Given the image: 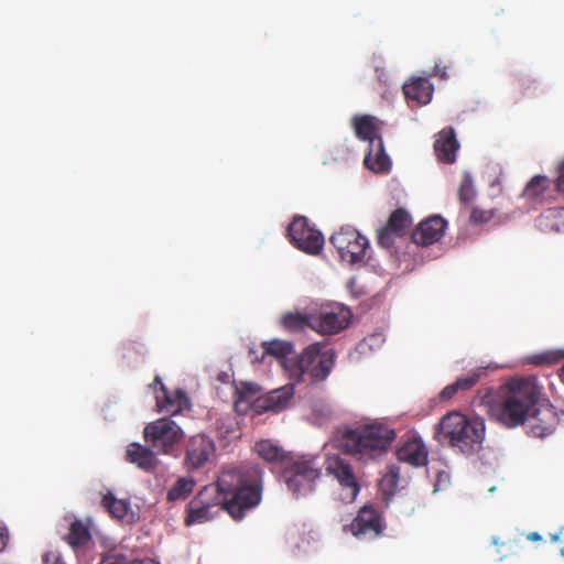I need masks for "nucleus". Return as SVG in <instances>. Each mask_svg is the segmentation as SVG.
Wrapping results in <instances>:
<instances>
[{
  "mask_svg": "<svg viewBox=\"0 0 564 564\" xmlns=\"http://www.w3.org/2000/svg\"><path fill=\"white\" fill-rule=\"evenodd\" d=\"M476 195L475 187L473 185L471 178H465L460 184L458 191V197L462 203H469L474 199Z\"/></svg>",
  "mask_w": 564,
  "mask_h": 564,
  "instance_id": "nucleus-34",
  "label": "nucleus"
},
{
  "mask_svg": "<svg viewBox=\"0 0 564 564\" xmlns=\"http://www.w3.org/2000/svg\"><path fill=\"white\" fill-rule=\"evenodd\" d=\"M542 390L534 377L512 378L503 384L499 399L490 408L491 415L508 429L524 425L539 405Z\"/></svg>",
  "mask_w": 564,
  "mask_h": 564,
  "instance_id": "nucleus-3",
  "label": "nucleus"
},
{
  "mask_svg": "<svg viewBox=\"0 0 564 564\" xmlns=\"http://www.w3.org/2000/svg\"><path fill=\"white\" fill-rule=\"evenodd\" d=\"M193 489L194 481L192 479L178 478L169 489L166 498L169 501L186 499L192 494Z\"/></svg>",
  "mask_w": 564,
  "mask_h": 564,
  "instance_id": "nucleus-30",
  "label": "nucleus"
},
{
  "mask_svg": "<svg viewBox=\"0 0 564 564\" xmlns=\"http://www.w3.org/2000/svg\"><path fill=\"white\" fill-rule=\"evenodd\" d=\"M43 564H64L62 556L56 552H46L42 556Z\"/></svg>",
  "mask_w": 564,
  "mask_h": 564,
  "instance_id": "nucleus-36",
  "label": "nucleus"
},
{
  "mask_svg": "<svg viewBox=\"0 0 564 564\" xmlns=\"http://www.w3.org/2000/svg\"><path fill=\"white\" fill-rule=\"evenodd\" d=\"M530 359L535 366L555 365L564 359V349L547 350L534 355Z\"/></svg>",
  "mask_w": 564,
  "mask_h": 564,
  "instance_id": "nucleus-31",
  "label": "nucleus"
},
{
  "mask_svg": "<svg viewBox=\"0 0 564 564\" xmlns=\"http://www.w3.org/2000/svg\"><path fill=\"white\" fill-rule=\"evenodd\" d=\"M294 394L292 384L270 391L264 397L257 399L256 409L259 413L272 411L280 412L288 408Z\"/></svg>",
  "mask_w": 564,
  "mask_h": 564,
  "instance_id": "nucleus-19",
  "label": "nucleus"
},
{
  "mask_svg": "<svg viewBox=\"0 0 564 564\" xmlns=\"http://www.w3.org/2000/svg\"><path fill=\"white\" fill-rule=\"evenodd\" d=\"M223 509L235 520H241L262 499V470L256 464L224 469L214 485Z\"/></svg>",
  "mask_w": 564,
  "mask_h": 564,
  "instance_id": "nucleus-1",
  "label": "nucleus"
},
{
  "mask_svg": "<svg viewBox=\"0 0 564 564\" xmlns=\"http://www.w3.org/2000/svg\"><path fill=\"white\" fill-rule=\"evenodd\" d=\"M412 225L411 215L402 207L393 210L386 226L377 230V242L380 247H393L397 237H403Z\"/></svg>",
  "mask_w": 564,
  "mask_h": 564,
  "instance_id": "nucleus-14",
  "label": "nucleus"
},
{
  "mask_svg": "<svg viewBox=\"0 0 564 564\" xmlns=\"http://www.w3.org/2000/svg\"><path fill=\"white\" fill-rule=\"evenodd\" d=\"M339 413L337 409L325 399H314L311 402V412L308 421L317 426H326L337 420Z\"/></svg>",
  "mask_w": 564,
  "mask_h": 564,
  "instance_id": "nucleus-21",
  "label": "nucleus"
},
{
  "mask_svg": "<svg viewBox=\"0 0 564 564\" xmlns=\"http://www.w3.org/2000/svg\"><path fill=\"white\" fill-rule=\"evenodd\" d=\"M263 351L265 355L273 356L280 360L281 366L288 372L286 361L295 360V357H292L293 354V345L290 341H284L280 339H273L270 341L262 343Z\"/></svg>",
  "mask_w": 564,
  "mask_h": 564,
  "instance_id": "nucleus-26",
  "label": "nucleus"
},
{
  "mask_svg": "<svg viewBox=\"0 0 564 564\" xmlns=\"http://www.w3.org/2000/svg\"><path fill=\"white\" fill-rule=\"evenodd\" d=\"M492 543H494L495 545H497V544H498V539H497V538H492Z\"/></svg>",
  "mask_w": 564,
  "mask_h": 564,
  "instance_id": "nucleus-46",
  "label": "nucleus"
},
{
  "mask_svg": "<svg viewBox=\"0 0 564 564\" xmlns=\"http://www.w3.org/2000/svg\"><path fill=\"white\" fill-rule=\"evenodd\" d=\"M553 194L552 178H531L522 196L530 202H543Z\"/></svg>",
  "mask_w": 564,
  "mask_h": 564,
  "instance_id": "nucleus-25",
  "label": "nucleus"
},
{
  "mask_svg": "<svg viewBox=\"0 0 564 564\" xmlns=\"http://www.w3.org/2000/svg\"><path fill=\"white\" fill-rule=\"evenodd\" d=\"M329 241L339 258L350 264L364 261L369 248L368 239L350 226H344L334 232Z\"/></svg>",
  "mask_w": 564,
  "mask_h": 564,
  "instance_id": "nucleus-8",
  "label": "nucleus"
},
{
  "mask_svg": "<svg viewBox=\"0 0 564 564\" xmlns=\"http://www.w3.org/2000/svg\"><path fill=\"white\" fill-rule=\"evenodd\" d=\"M397 438L395 430L386 423L373 421L357 427L337 430L334 446L362 463L378 462L389 452Z\"/></svg>",
  "mask_w": 564,
  "mask_h": 564,
  "instance_id": "nucleus-2",
  "label": "nucleus"
},
{
  "mask_svg": "<svg viewBox=\"0 0 564 564\" xmlns=\"http://www.w3.org/2000/svg\"><path fill=\"white\" fill-rule=\"evenodd\" d=\"M184 437L182 427L171 419L164 416L148 423L143 429L145 443L158 454L170 455Z\"/></svg>",
  "mask_w": 564,
  "mask_h": 564,
  "instance_id": "nucleus-6",
  "label": "nucleus"
},
{
  "mask_svg": "<svg viewBox=\"0 0 564 564\" xmlns=\"http://www.w3.org/2000/svg\"><path fill=\"white\" fill-rule=\"evenodd\" d=\"M557 422V414L553 406L541 399L527 420V433L532 437L545 438L555 432Z\"/></svg>",
  "mask_w": 564,
  "mask_h": 564,
  "instance_id": "nucleus-12",
  "label": "nucleus"
},
{
  "mask_svg": "<svg viewBox=\"0 0 564 564\" xmlns=\"http://www.w3.org/2000/svg\"><path fill=\"white\" fill-rule=\"evenodd\" d=\"M562 378H563V381H564V366L562 367Z\"/></svg>",
  "mask_w": 564,
  "mask_h": 564,
  "instance_id": "nucleus-47",
  "label": "nucleus"
},
{
  "mask_svg": "<svg viewBox=\"0 0 564 564\" xmlns=\"http://www.w3.org/2000/svg\"><path fill=\"white\" fill-rule=\"evenodd\" d=\"M155 401L158 411L169 415H176L191 408L189 399L183 390L177 389L172 392L165 386L155 391Z\"/></svg>",
  "mask_w": 564,
  "mask_h": 564,
  "instance_id": "nucleus-17",
  "label": "nucleus"
},
{
  "mask_svg": "<svg viewBox=\"0 0 564 564\" xmlns=\"http://www.w3.org/2000/svg\"><path fill=\"white\" fill-rule=\"evenodd\" d=\"M93 540L90 532V520L86 521L75 519L70 525L67 535L65 536V541L67 544L75 551L78 552L80 549L85 547Z\"/></svg>",
  "mask_w": 564,
  "mask_h": 564,
  "instance_id": "nucleus-22",
  "label": "nucleus"
},
{
  "mask_svg": "<svg viewBox=\"0 0 564 564\" xmlns=\"http://www.w3.org/2000/svg\"><path fill=\"white\" fill-rule=\"evenodd\" d=\"M458 391L455 382H453L452 384H448L446 386L440 393V398L441 400L443 401H447L449 399H452Z\"/></svg>",
  "mask_w": 564,
  "mask_h": 564,
  "instance_id": "nucleus-37",
  "label": "nucleus"
},
{
  "mask_svg": "<svg viewBox=\"0 0 564 564\" xmlns=\"http://www.w3.org/2000/svg\"><path fill=\"white\" fill-rule=\"evenodd\" d=\"M164 383L162 382V379L160 376H155L153 382L150 384V388L153 389V391H159L160 388H162Z\"/></svg>",
  "mask_w": 564,
  "mask_h": 564,
  "instance_id": "nucleus-42",
  "label": "nucleus"
},
{
  "mask_svg": "<svg viewBox=\"0 0 564 564\" xmlns=\"http://www.w3.org/2000/svg\"><path fill=\"white\" fill-rule=\"evenodd\" d=\"M130 564H159V563L155 562L154 560L145 558V560H141V561H132V562H130Z\"/></svg>",
  "mask_w": 564,
  "mask_h": 564,
  "instance_id": "nucleus-44",
  "label": "nucleus"
},
{
  "mask_svg": "<svg viewBox=\"0 0 564 564\" xmlns=\"http://www.w3.org/2000/svg\"><path fill=\"white\" fill-rule=\"evenodd\" d=\"M101 503L111 517L116 519H123L130 509L128 501L117 499L111 492L102 497Z\"/></svg>",
  "mask_w": 564,
  "mask_h": 564,
  "instance_id": "nucleus-29",
  "label": "nucleus"
},
{
  "mask_svg": "<svg viewBox=\"0 0 564 564\" xmlns=\"http://www.w3.org/2000/svg\"><path fill=\"white\" fill-rule=\"evenodd\" d=\"M132 348H133V347H132V345H131V344H129V345L124 346V349H127V350L132 349Z\"/></svg>",
  "mask_w": 564,
  "mask_h": 564,
  "instance_id": "nucleus-45",
  "label": "nucleus"
},
{
  "mask_svg": "<svg viewBox=\"0 0 564 564\" xmlns=\"http://www.w3.org/2000/svg\"><path fill=\"white\" fill-rule=\"evenodd\" d=\"M553 192L564 193V178H552Z\"/></svg>",
  "mask_w": 564,
  "mask_h": 564,
  "instance_id": "nucleus-41",
  "label": "nucleus"
},
{
  "mask_svg": "<svg viewBox=\"0 0 564 564\" xmlns=\"http://www.w3.org/2000/svg\"><path fill=\"white\" fill-rule=\"evenodd\" d=\"M494 217V213L491 210H484L480 208H473L470 213V220L475 224H485L488 223Z\"/></svg>",
  "mask_w": 564,
  "mask_h": 564,
  "instance_id": "nucleus-35",
  "label": "nucleus"
},
{
  "mask_svg": "<svg viewBox=\"0 0 564 564\" xmlns=\"http://www.w3.org/2000/svg\"><path fill=\"white\" fill-rule=\"evenodd\" d=\"M214 441L205 434H196L188 438L185 446L184 466L196 470L206 466L215 454Z\"/></svg>",
  "mask_w": 564,
  "mask_h": 564,
  "instance_id": "nucleus-11",
  "label": "nucleus"
},
{
  "mask_svg": "<svg viewBox=\"0 0 564 564\" xmlns=\"http://www.w3.org/2000/svg\"><path fill=\"white\" fill-rule=\"evenodd\" d=\"M288 236L294 247L308 254L319 253L324 246L322 232L311 226L304 216L293 218L288 227Z\"/></svg>",
  "mask_w": 564,
  "mask_h": 564,
  "instance_id": "nucleus-9",
  "label": "nucleus"
},
{
  "mask_svg": "<svg viewBox=\"0 0 564 564\" xmlns=\"http://www.w3.org/2000/svg\"><path fill=\"white\" fill-rule=\"evenodd\" d=\"M282 326L289 332H303L312 328L313 318L299 312L286 313L281 318Z\"/></svg>",
  "mask_w": 564,
  "mask_h": 564,
  "instance_id": "nucleus-28",
  "label": "nucleus"
},
{
  "mask_svg": "<svg viewBox=\"0 0 564 564\" xmlns=\"http://www.w3.org/2000/svg\"><path fill=\"white\" fill-rule=\"evenodd\" d=\"M536 227L543 232H561L564 230V207L547 208L535 220Z\"/></svg>",
  "mask_w": 564,
  "mask_h": 564,
  "instance_id": "nucleus-23",
  "label": "nucleus"
},
{
  "mask_svg": "<svg viewBox=\"0 0 564 564\" xmlns=\"http://www.w3.org/2000/svg\"><path fill=\"white\" fill-rule=\"evenodd\" d=\"M349 529L359 540H372L383 534L386 523L381 512L372 505H365L357 512Z\"/></svg>",
  "mask_w": 564,
  "mask_h": 564,
  "instance_id": "nucleus-10",
  "label": "nucleus"
},
{
  "mask_svg": "<svg viewBox=\"0 0 564 564\" xmlns=\"http://www.w3.org/2000/svg\"><path fill=\"white\" fill-rule=\"evenodd\" d=\"M484 375L482 369H475L469 371L463 377H459L456 379L455 384L458 389V391H468L474 386L477 384V382L480 380L481 376Z\"/></svg>",
  "mask_w": 564,
  "mask_h": 564,
  "instance_id": "nucleus-32",
  "label": "nucleus"
},
{
  "mask_svg": "<svg viewBox=\"0 0 564 564\" xmlns=\"http://www.w3.org/2000/svg\"><path fill=\"white\" fill-rule=\"evenodd\" d=\"M285 364L290 379L296 383L304 382L307 378L312 382L323 381L334 367L335 352L319 343H314L295 357V360Z\"/></svg>",
  "mask_w": 564,
  "mask_h": 564,
  "instance_id": "nucleus-5",
  "label": "nucleus"
},
{
  "mask_svg": "<svg viewBox=\"0 0 564 564\" xmlns=\"http://www.w3.org/2000/svg\"><path fill=\"white\" fill-rule=\"evenodd\" d=\"M435 438L441 444L457 447L464 454H474L481 448L485 423L459 412H451L436 426Z\"/></svg>",
  "mask_w": 564,
  "mask_h": 564,
  "instance_id": "nucleus-4",
  "label": "nucleus"
},
{
  "mask_svg": "<svg viewBox=\"0 0 564 564\" xmlns=\"http://www.w3.org/2000/svg\"><path fill=\"white\" fill-rule=\"evenodd\" d=\"M319 476L321 468L315 459L291 458L283 470L285 484L296 497L312 491Z\"/></svg>",
  "mask_w": 564,
  "mask_h": 564,
  "instance_id": "nucleus-7",
  "label": "nucleus"
},
{
  "mask_svg": "<svg viewBox=\"0 0 564 564\" xmlns=\"http://www.w3.org/2000/svg\"><path fill=\"white\" fill-rule=\"evenodd\" d=\"M551 540L554 543H558L560 552L562 556H564V528H562L557 533L552 534Z\"/></svg>",
  "mask_w": 564,
  "mask_h": 564,
  "instance_id": "nucleus-40",
  "label": "nucleus"
},
{
  "mask_svg": "<svg viewBox=\"0 0 564 564\" xmlns=\"http://www.w3.org/2000/svg\"><path fill=\"white\" fill-rule=\"evenodd\" d=\"M427 454L425 444L416 436L410 437L397 449L398 459L414 467L426 465Z\"/></svg>",
  "mask_w": 564,
  "mask_h": 564,
  "instance_id": "nucleus-20",
  "label": "nucleus"
},
{
  "mask_svg": "<svg viewBox=\"0 0 564 564\" xmlns=\"http://www.w3.org/2000/svg\"><path fill=\"white\" fill-rule=\"evenodd\" d=\"M158 453L150 446L130 443L126 448L124 458L144 473L152 474L159 466Z\"/></svg>",
  "mask_w": 564,
  "mask_h": 564,
  "instance_id": "nucleus-18",
  "label": "nucleus"
},
{
  "mask_svg": "<svg viewBox=\"0 0 564 564\" xmlns=\"http://www.w3.org/2000/svg\"><path fill=\"white\" fill-rule=\"evenodd\" d=\"M527 539L535 542L542 540V536L538 532H531L527 535Z\"/></svg>",
  "mask_w": 564,
  "mask_h": 564,
  "instance_id": "nucleus-43",
  "label": "nucleus"
},
{
  "mask_svg": "<svg viewBox=\"0 0 564 564\" xmlns=\"http://www.w3.org/2000/svg\"><path fill=\"white\" fill-rule=\"evenodd\" d=\"M9 543V532L7 527L0 522V553L4 551Z\"/></svg>",
  "mask_w": 564,
  "mask_h": 564,
  "instance_id": "nucleus-38",
  "label": "nucleus"
},
{
  "mask_svg": "<svg viewBox=\"0 0 564 564\" xmlns=\"http://www.w3.org/2000/svg\"><path fill=\"white\" fill-rule=\"evenodd\" d=\"M447 227V221L438 216L433 215L422 220L412 231V241L422 247L431 246L441 240Z\"/></svg>",
  "mask_w": 564,
  "mask_h": 564,
  "instance_id": "nucleus-15",
  "label": "nucleus"
},
{
  "mask_svg": "<svg viewBox=\"0 0 564 564\" xmlns=\"http://www.w3.org/2000/svg\"><path fill=\"white\" fill-rule=\"evenodd\" d=\"M350 310L337 306L330 311L323 312L319 316L313 317L312 329L322 334H337L346 328L350 322Z\"/></svg>",
  "mask_w": 564,
  "mask_h": 564,
  "instance_id": "nucleus-16",
  "label": "nucleus"
},
{
  "mask_svg": "<svg viewBox=\"0 0 564 564\" xmlns=\"http://www.w3.org/2000/svg\"><path fill=\"white\" fill-rule=\"evenodd\" d=\"M254 451L262 459L269 463H281L285 466L291 459L283 448L268 440L256 443Z\"/></svg>",
  "mask_w": 564,
  "mask_h": 564,
  "instance_id": "nucleus-27",
  "label": "nucleus"
},
{
  "mask_svg": "<svg viewBox=\"0 0 564 564\" xmlns=\"http://www.w3.org/2000/svg\"><path fill=\"white\" fill-rule=\"evenodd\" d=\"M100 564H130L124 555H115L105 557Z\"/></svg>",
  "mask_w": 564,
  "mask_h": 564,
  "instance_id": "nucleus-39",
  "label": "nucleus"
},
{
  "mask_svg": "<svg viewBox=\"0 0 564 564\" xmlns=\"http://www.w3.org/2000/svg\"><path fill=\"white\" fill-rule=\"evenodd\" d=\"M259 392V388L252 383H241L240 388L237 389L238 400L236 401V405L240 402H250Z\"/></svg>",
  "mask_w": 564,
  "mask_h": 564,
  "instance_id": "nucleus-33",
  "label": "nucleus"
},
{
  "mask_svg": "<svg viewBox=\"0 0 564 564\" xmlns=\"http://www.w3.org/2000/svg\"><path fill=\"white\" fill-rule=\"evenodd\" d=\"M204 491L199 494V497L194 498L187 506V516L185 518V524L192 525L195 523H203L213 518V508L215 505L205 503L202 500Z\"/></svg>",
  "mask_w": 564,
  "mask_h": 564,
  "instance_id": "nucleus-24",
  "label": "nucleus"
},
{
  "mask_svg": "<svg viewBox=\"0 0 564 564\" xmlns=\"http://www.w3.org/2000/svg\"><path fill=\"white\" fill-rule=\"evenodd\" d=\"M325 470L339 482L344 490L347 491L346 498L350 501L355 500L360 490V486L351 465L345 458L338 455H333L327 457Z\"/></svg>",
  "mask_w": 564,
  "mask_h": 564,
  "instance_id": "nucleus-13",
  "label": "nucleus"
}]
</instances>
